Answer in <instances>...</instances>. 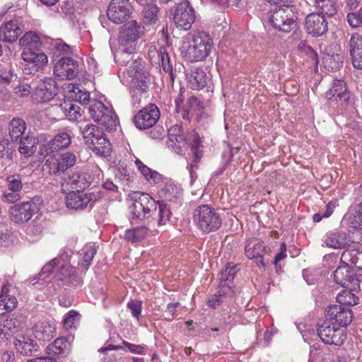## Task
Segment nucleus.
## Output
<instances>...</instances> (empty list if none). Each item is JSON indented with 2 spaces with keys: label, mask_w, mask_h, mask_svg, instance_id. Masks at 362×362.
I'll use <instances>...</instances> for the list:
<instances>
[{
  "label": "nucleus",
  "mask_w": 362,
  "mask_h": 362,
  "mask_svg": "<svg viewBox=\"0 0 362 362\" xmlns=\"http://www.w3.org/2000/svg\"><path fill=\"white\" fill-rule=\"evenodd\" d=\"M305 28L308 33L313 37H319L327 32L328 23L324 16L317 13H312L305 18Z\"/></svg>",
  "instance_id": "obj_19"
},
{
  "label": "nucleus",
  "mask_w": 362,
  "mask_h": 362,
  "mask_svg": "<svg viewBox=\"0 0 362 362\" xmlns=\"http://www.w3.org/2000/svg\"><path fill=\"white\" fill-rule=\"evenodd\" d=\"M203 107L204 106L202 102L194 96L189 97L184 107L182 117L185 119H189L190 113L193 114L197 111L201 110L203 109Z\"/></svg>",
  "instance_id": "obj_43"
},
{
  "label": "nucleus",
  "mask_w": 362,
  "mask_h": 362,
  "mask_svg": "<svg viewBox=\"0 0 362 362\" xmlns=\"http://www.w3.org/2000/svg\"><path fill=\"white\" fill-rule=\"evenodd\" d=\"M161 182L164 184L160 189V197H163L165 201H173L180 193V187L172 180L162 179Z\"/></svg>",
  "instance_id": "obj_34"
},
{
  "label": "nucleus",
  "mask_w": 362,
  "mask_h": 362,
  "mask_svg": "<svg viewBox=\"0 0 362 362\" xmlns=\"http://www.w3.org/2000/svg\"><path fill=\"white\" fill-rule=\"evenodd\" d=\"M172 213L167 204L160 202V226L165 225L170 221Z\"/></svg>",
  "instance_id": "obj_63"
},
{
  "label": "nucleus",
  "mask_w": 362,
  "mask_h": 362,
  "mask_svg": "<svg viewBox=\"0 0 362 362\" xmlns=\"http://www.w3.org/2000/svg\"><path fill=\"white\" fill-rule=\"evenodd\" d=\"M59 107L70 121H77L81 116L80 107L71 101H64Z\"/></svg>",
  "instance_id": "obj_38"
},
{
  "label": "nucleus",
  "mask_w": 362,
  "mask_h": 362,
  "mask_svg": "<svg viewBox=\"0 0 362 362\" xmlns=\"http://www.w3.org/2000/svg\"><path fill=\"white\" fill-rule=\"evenodd\" d=\"M96 253V249L93 244L86 245L83 249V262L81 264L85 268H88Z\"/></svg>",
  "instance_id": "obj_53"
},
{
  "label": "nucleus",
  "mask_w": 362,
  "mask_h": 362,
  "mask_svg": "<svg viewBox=\"0 0 362 362\" xmlns=\"http://www.w3.org/2000/svg\"><path fill=\"white\" fill-rule=\"evenodd\" d=\"M88 113L95 122L105 127L107 130L117 129L119 122L116 113L112 109L105 107L100 101H91L88 107Z\"/></svg>",
  "instance_id": "obj_7"
},
{
  "label": "nucleus",
  "mask_w": 362,
  "mask_h": 362,
  "mask_svg": "<svg viewBox=\"0 0 362 362\" xmlns=\"http://www.w3.org/2000/svg\"><path fill=\"white\" fill-rule=\"evenodd\" d=\"M195 13L188 0H182L176 7L173 14V21L177 26L184 30H188L195 21Z\"/></svg>",
  "instance_id": "obj_11"
},
{
  "label": "nucleus",
  "mask_w": 362,
  "mask_h": 362,
  "mask_svg": "<svg viewBox=\"0 0 362 362\" xmlns=\"http://www.w3.org/2000/svg\"><path fill=\"white\" fill-rule=\"evenodd\" d=\"M349 24L352 28L362 26V8L357 13H349L346 16Z\"/></svg>",
  "instance_id": "obj_59"
},
{
  "label": "nucleus",
  "mask_w": 362,
  "mask_h": 362,
  "mask_svg": "<svg viewBox=\"0 0 362 362\" xmlns=\"http://www.w3.org/2000/svg\"><path fill=\"white\" fill-rule=\"evenodd\" d=\"M349 47L353 66L362 69V36L353 34L349 40Z\"/></svg>",
  "instance_id": "obj_29"
},
{
  "label": "nucleus",
  "mask_w": 362,
  "mask_h": 362,
  "mask_svg": "<svg viewBox=\"0 0 362 362\" xmlns=\"http://www.w3.org/2000/svg\"><path fill=\"white\" fill-rule=\"evenodd\" d=\"M59 260L57 258L46 264L42 269V272L39 276V281H46V279L52 274L54 268L59 264Z\"/></svg>",
  "instance_id": "obj_58"
},
{
  "label": "nucleus",
  "mask_w": 362,
  "mask_h": 362,
  "mask_svg": "<svg viewBox=\"0 0 362 362\" xmlns=\"http://www.w3.org/2000/svg\"><path fill=\"white\" fill-rule=\"evenodd\" d=\"M327 100H339L344 103H348L349 93L347 91L346 83L341 80H334L332 88L325 93Z\"/></svg>",
  "instance_id": "obj_32"
},
{
  "label": "nucleus",
  "mask_w": 362,
  "mask_h": 362,
  "mask_svg": "<svg viewBox=\"0 0 362 362\" xmlns=\"http://www.w3.org/2000/svg\"><path fill=\"white\" fill-rule=\"evenodd\" d=\"M124 77L132 88L134 103L139 104L140 98L137 99V97L146 91L149 82L148 74L144 70L141 62L134 61L129 67Z\"/></svg>",
  "instance_id": "obj_3"
},
{
  "label": "nucleus",
  "mask_w": 362,
  "mask_h": 362,
  "mask_svg": "<svg viewBox=\"0 0 362 362\" xmlns=\"http://www.w3.org/2000/svg\"><path fill=\"white\" fill-rule=\"evenodd\" d=\"M160 54L161 56L163 69L166 74H168V77H169L170 80L173 82L175 79V74L173 73V67L170 57L168 54L165 53V52H162L161 50H160Z\"/></svg>",
  "instance_id": "obj_52"
},
{
  "label": "nucleus",
  "mask_w": 362,
  "mask_h": 362,
  "mask_svg": "<svg viewBox=\"0 0 362 362\" xmlns=\"http://www.w3.org/2000/svg\"><path fill=\"white\" fill-rule=\"evenodd\" d=\"M39 43L40 37L33 31L25 33L19 40V45L23 48V50L35 49Z\"/></svg>",
  "instance_id": "obj_40"
},
{
  "label": "nucleus",
  "mask_w": 362,
  "mask_h": 362,
  "mask_svg": "<svg viewBox=\"0 0 362 362\" xmlns=\"http://www.w3.org/2000/svg\"><path fill=\"white\" fill-rule=\"evenodd\" d=\"M21 57L24 62L32 64L36 70L44 69L48 62L47 56L39 49L23 50Z\"/></svg>",
  "instance_id": "obj_25"
},
{
  "label": "nucleus",
  "mask_w": 362,
  "mask_h": 362,
  "mask_svg": "<svg viewBox=\"0 0 362 362\" xmlns=\"http://www.w3.org/2000/svg\"><path fill=\"white\" fill-rule=\"evenodd\" d=\"M78 71V62L70 57L61 58L54 65V74L62 79H73Z\"/></svg>",
  "instance_id": "obj_18"
},
{
  "label": "nucleus",
  "mask_w": 362,
  "mask_h": 362,
  "mask_svg": "<svg viewBox=\"0 0 362 362\" xmlns=\"http://www.w3.org/2000/svg\"><path fill=\"white\" fill-rule=\"evenodd\" d=\"M245 255L249 259H255L258 266L265 267L263 261V256L266 253L264 243L257 240H252L247 243L245 246Z\"/></svg>",
  "instance_id": "obj_31"
},
{
  "label": "nucleus",
  "mask_w": 362,
  "mask_h": 362,
  "mask_svg": "<svg viewBox=\"0 0 362 362\" xmlns=\"http://www.w3.org/2000/svg\"><path fill=\"white\" fill-rule=\"evenodd\" d=\"M297 17L290 6L279 7L268 13L270 26L276 31L288 33L296 26Z\"/></svg>",
  "instance_id": "obj_4"
},
{
  "label": "nucleus",
  "mask_w": 362,
  "mask_h": 362,
  "mask_svg": "<svg viewBox=\"0 0 362 362\" xmlns=\"http://www.w3.org/2000/svg\"><path fill=\"white\" fill-rule=\"evenodd\" d=\"M132 203L129 206L132 219H143L156 211V201L146 193L135 192L130 195Z\"/></svg>",
  "instance_id": "obj_5"
},
{
  "label": "nucleus",
  "mask_w": 362,
  "mask_h": 362,
  "mask_svg": "<svg viewBox=\"0 0 362 362\" xmlns=\"http://www.w3.org/2000/svg\"><path fill=\"white\" fill-rule=\"evenodd\" d=\"M69 97L81 104H86L90 100V93L74 84L69 85Z\"/></svg>",
  "instance_id": "obj_41"
},
{
  "label": "nucleus",
  "mask_w": 362,
  "mask_h": 362,
  "mask_svg": "<svg viewBox=\"0 0 362 362\" xmlns=\"http://www.w3.org/2000/svg\"><path fill=\"white\" fill-rule=\"evenodd\" d=\"M66 349V341L64 338H57L47 347L49 351L54 354H62Z\"/></svg>",
  "instance_id": "obj_55"
},
{
  "label": "nucleus",
  "mask_w": 362,
  "mask_h": 362,
  "mask_svg": "<svg viewBox=\"0 0 362 362\" xmlns=\"http://www.w3.org/2000/svg\"><path fill=\"white\" fill-rule=\"evenodd\" d=\"M97 195L94 193H83L80 191L71 192L66 197V205L69 209L82 210L90 206L96 200Z\"/></svg>",
  "instance_id": "obj_15"
},
{
  "label": "nucleus",
  "mask_w": 362,
  "mask_h": 362,
  "mask_svg": "<svg viewBox=\"0 0 362 362\" xmlns=\"http://www.w3.org/2000/svg\"><path fill=\"white\" fill-rule=\"evenodd\" d=\"M345 220L351 228H358L362 226V216L359 212V209L348 214L345 216Z\"/></svg>",
  "instance_id": "obj_54"
},
{
  "label": "nucleus",
  "mask_w": 362,
  "mask_h": 362,
  "mask_svg": "<svg viewBox=\"0 0 362 362\" xmlns=\"http://www.w3.org/2000/svg\"><path fill=\"white\" fill-rule=\"evenodd\" d=\"M135 164L138 170L141 173L145 179L151 184H156L158 173L152 170L144 165L139 159L136 158Z\"/></svg>",
  "instance_id": "obj_47"
},
{
  "label": "nucleus",
  "mask_w": 362,
  "mask_h": 362,
  "mask_svg": "<svg viewBox=\"0 0 362 362\" xmlns=\"http://www.w3.org/2000/svg\"><path fill=\"white\" fill-rule=\"evenodd\" d=\"M13 346L16 351L23 356H30L37 350L36 342L23 333L16 334Z\"/></svg>",
  "instance_id": "obj_24"
},
{
  "label": "nucleus",
  "mask_w": 362,
  "mask_h": 362,
  "mask_svg": "<svg viewBox=\"0 0 362 362\" xmlns=\"http://www.w3.org/2000/svg\"><path fill=\"white\" fill-rule=\"evenodd\" d=\"M158 119V109L156 105L150 104L134 117V123L137 128L145 129L152 127Z\"/></svg>",
  "instance_id": "obj_16"
},
{
  "label": "nucleus",
  "mask_w": 362,
  "mask_h": 362,
  "mask_svg": "<svg viewBox=\"0 0 362 362\" xmlns=\"http://www.w3.org/2000/svg\"><path fill=\"white\" fill-rule=\"evenodd\" d=\"M344 62V56L341 53H337L336 54L329 55L324 58V63L325 66L330 69L332 71H336L342 66Z\"/></svg>",
  "instance_id": "obj_48"
},
{
  "label": "nucleus",
  "mask_w": 362,
  "mask_h": 362,
  "mask_svg": "<svg viewBox=\"0 0 362 362\" xmlns=\"http://www.w3.org/2000/svg\"><path fill=\"white\" fill-rule=\"evenodd\" d=\"M340 305L353 306L358 303L359 298L351 291L344 290L336 298Z\"/></svg>",
  "instance_id": "obj_45"
},
{
  "label": "nucleus",
  "mask_w": 362,
  "mask_h": 362,
  "mask_svg": "<svg viewBox=\"0 0 362 362\" xmlns=\"http://www.w3.org/2000/svg\"><path fill=\"white\" fill-rule=\"evenodd\" d=\"M167 144L177 153L182 154L187 147V139L181 126L175 124L169 128Z\"/></svg>",
  "instance_id": "obj_22"
},
{
  "label": "nucleus",
  "mask_w": 362,
  "mask_h": 362,
  "mask_svg": "<svg viewBox=\"0 0 362 362\" xmlns=\"http://www.w3.org/2000/svg\"><path fill=\"white\" fill-rule=\"evenodd\" d=\"M317 334L321 340L327 344L340 346L345 341L346 334L345 330L328 322L320 325Z\"/></svg>",
  "instance_id": "obj_10"
},
{
  "label": "nucleus",
  "mask_w": 362,
  "mask_h": 362,
  "mask_svg": "<svg viewBox=\"0 0 362 362\" xmlns=\"http://www.w3.org/2000/svg\"><path fill=\"white\" fill-rule=\"evenodd\" d=\"M324 243L327 247L334 249H343L349 245V235L342 230H337L327 233L324 238Z\"/></svg>",
  "instance_id": "obj_27"
},
{
  "label": "nucleus",
  "mask_w": 362,
  "mask_h": 362,
  "mask_svg": "<svg viewBox=\"0 0 362 362\" xmlns=\"http://www.w3.org/2000/svg\"><path fill=\"white\" fill-rule=\"evenodd\" d=\"M6 183L9 191L21 192L23 189L22 179L19 174H13L7 176Z\"/></svg>",
  "instance_id": "obj_50"
},
{
  "label": "nucleus",
  "mask_w": 362,
  "mask_h": 362,
  "mask_svg": "<svg viewBox=\"0 0 362 362\" xmlns=\"http://www.w3.org/2000/svg\"><path fill=\"white\" fill-rule=\"evenodd\" d=\"M57 86L52 78H45L33 83L32 100L35 103H47L57 93Z\"/></svg>",
  "instance_id": "obj_8"
},
{
  "label": "nucleus",
  "mask_w": 362,
  "mask_h": 362,
  "mask_svg": "<svg viewBox=\"0 0 362 362\" xmlns=\"http://www.w3.org/2000/svg\"><path fill=\"white\" fill-rule=\"evenodd\" d=\"M17 74L11 69H0V83L8 85L12 81H16Z\"/></svg>",
  "instance_id": "obj_56"
},
{
  "label": "nucleus",
  "mask_w": 362,
  "mask_h": 362,
  "mask_svg": "<svg viewBox=\"0 0 362 362\" xmlns=\"http://www.w3.org/2000/svg\"><path fill=\"white\" fill-rule=\"evenodd\" d=\"M40 209L39 204L34 201L21 202L9 208V218L16 223H24L30 220Z\"/></svg>",
  "instance_id": "obj_9"
},
{
  "label": "nucleus",
  "mask_w": 362,
  "mask_h": 362,
  "mask_svg": "<svg viewBox=\"0 0 362 362\" xmlns=\"http://www.w3.org/2000/svg\"><path fill=\"white\" fill-rule=\"evenodd\" d=\"M20 323L16 318H8L0 322V342L5 341L16 334L19 329Z\"/></svg>",
  "instance_id": "obj_33"
},
{
  "label": "nucleus",
  "mask_w": 362,
  "mask_h": 362,
  "mask_svg": "<svg viewBox=\"0 0 362 362\" xmlns=\"http://www.w3.org/2000/svg\"><path fill=\"white\" fill-rule=\"evenodd\" d=\"M25 122L20 118H13L9 123V134L14 140H18L25 132Z\"/></svg>",
  "instance_id": "obj_39"
},
{
  "label": "nucleus",
  "mask_w": 362,
  "mask_h": 362,
  "mask_svg": "<svg viewBox=\"0 0 362 362\" xmlns=\"http://www.w3.org/2000/svg\"><path fill=\"white\" fill-rule=\"evenodd\" d=\"M131 13L132 6L129 0H112L107 11L109 20L117 24L124 22Z\"/></svg>",
  "instance_id": "obj_13"
},
{
  "label": "nucleus",
  "mask_w": 362,
  "mask_h": 362,
  "mask_svg": "<svg viewBox=\"0 0 362 362\" xmlns=\"http://www.w3.org/2000/svg\"><path fill=\"white\" fill-rule=\"evenodd\" d=\"M33 332L37 339L49 341L56 332V325L52 321H40L33 327Z\"/></svg>",
  "instance_id": "obj_26"
},
{
  "label": "nucleus",
  "mask_w": 362,
  "mask_h": 362,
  "mask_svg": "<svg viewBox=\"0 0 362 362\" xmlns=\"http://www.w3.org/2000/svg\"><path fill=\"white\" fill-rule=\"evenodd\" d=\"M236 267V265L231 266L230 263L227 264L226 267L221 270V280L224 282L231 281L237 272Z\"/></svg>",
  "instance_id": "obj_57"
},
{
  "label": "nucleus",
  "mask_w": 362,
  "mask_h": 362,
  "mask_svg": "<svg viewBox=\"0 0 362 362\" xmlns=\"http://www.w3.org/2000/svg\"><path fill=\"white\" fill-rule=\"evenodd\" d=\"M13 149L12 144L8 140L0 141V156L2 158H12Z\"/></svg>",
  "instance_id": "obj_61"
},
{
  "label": "nucleus",
  "mask_w": 362,
  "mask_h": 362,
  "mask_svg": "<svg viewBox=\"0 0 362 362\" xmlns=\"http://www.w3.org/2000/svg\"><path fill=\"white\" fill-rule=\"evenodd\" d=\"M83 139L88 146L94 145V141L103 136V132L95 124H87L81 131Z\"/></svg>",
  "instance_id": "obj_36"
},
{
  "label": "nucleus",
  "mask_w": 362,
  "mask_h": 362,
  "mask_svg": "<svg viewBox=\"0 0 362 362\" xmlns=\"http://www.w3.org/2000/svg\"><path fill=\"white\" fill-rule=\"evenodd\" d=\"M298 47L299 49L301 50V52H305V54L308 56L314 64L317 65L318 59L317 53L315 50H313L310 46L303 43L299 44Z\"/></svg>",
  "instance_id": "obj_64"
},
{
  "label": "nucleus",
  "mask_w": 362,
  "mask_h": 362,
  "mask_svg": "<svg viewBox=\"0 0 362 362\" xmlns=\"http://www.w3.org/2000/svg\"><path fill=\"white\" fill-rule=\"evenodd\" d=\"M141 306L142 301L137 299L131 300L127 303V308L130 310L132 315L137 320L141 313Z\"/></svg>",
  "instance_id": "obj_60"
},
{
  "label": "nucleus",
  "mask_w": 362,
  "mask_h": 362,
  "mask_svg": "<svg viewBox=\"0 0 362 362\" xmlns=\"http://www.w3.org/2000/svg\"><path fill=\"white\" fill-rule=\"evenodd\" d=\"M325 316L327 320H334L342 327H346L353 319L351 309L346 308L341 305H331L326 309Z\"/></svg>",
  "instance_id": "obj_20"
},
{
  "label": "nucleus",
  "mask_w": 362,
  "mask_h": 362,
  "mask_svg": "<svg viewBox=\"0 0 362 362\" xmlns=\"http://www.w3.org/2000/svg\"><path fill=\"white\" fill-rule=\"evenodd\" d=\"M322 16H332L337 13L334 0H315Z\"/></svg>",
  "instance_id": "obj_46"
},
{
  "label": "nucleus",
  "mask_w": 362,
  "mask_h": 362,
  "mask_svg": "<svg viewBox=\"0 0 362 362\" xmlns=\"http://www.w3.org/2000/svg\"><path fill=\"white\" fill-rule=\"evenodd\" d=\"M81 315L74 310L68 312L63 318L64 327L66 329H70L76 327L79 324Z\"/></svg>",
  "instance_id": "obj_49"
},
{
  "label": "nucleus",
  "mask_w": 362,
  "mask_h": 362,
  "mask_svg": "<svg viewBox=\"0 0 362 362\" xmlns=\"http://www.w3.org/2000/svg\"><path fill=\"white\" fill-rule=\"evenodd\" d=\"M71 144V136L66 132L57 134L49 141L41 144L39 153L45 157L58 150L68 147Z\"/></svg>",
  "instance_id": "obj_17"
},
{
  "label": "nucleus",
  "mask_w": 362,
  "mask_h": 362,
  "mask_svg": "<svg viewBox=\"0 0 362 362\" xmlns=\"http://www.w3.org/2000/svg\"><path fill=\"white\" fill-rule=\"evenodd\" d=\"M76 158L74 153L66 152L59 156H51L45 162V166L50 175L59 173L72 167Z\"/></svg>",
  "instance_id": "obj_12"
},
{
  "label": "nucleus",
  "mask_w": 362,
  "mask_h": 362,
  "mask_svg": "<svg viewBox=\"0 0 362 362\" xmlns=\"http://www.w3.org/2000/svg\"><path fill=\"white\" fill-rule=\"evenodd\" d=\"M37 139L33 136L28 135L20 141L19 153L25 158L33 156L36 151Z\"/></svg>",
  "instance_id": "obj_35"
},
{
  "label": "nucleus",
  "mask_w": 362,
  "mask_h": 362,
  "mask_svg": "<svg viewBox=\"0 0 362 362\" xmlns=\"http://www.w3.org/2000/svg\"><path fill=\"white\" fill-rule=\"evenodd\" d=\"M139 27L136 21H131L125 24L119 33V42L123 50L131 52L134 42L139 37Z\"/></svg>",
  "instance_id": "obj_14"
},
{
  "label": "nucleus",
  "mask_w": 362,
  "mask_h": 362,
  "mask_svg": "<svg viewBox=\"0 0 362 362\" xmlns=\"http://www.w3.org/2000/svg\"><path fill=\"white\" fill-rule=\"evenodd\" d=\"M341 259L349 262L358 269H362V252L358 250H346L342 253Z\"/></svg>",
  "instance_id": "obj_44"
},
{
  "label": "nucleus",
  "mask_w": 362,
  "mask_h": 362,
  "mask_svg": "<svg viewBox=\"0 0 362 362\" xmlns=\"http://www.w3.org/2000/svg\"><path fill=\"white\" fill-rule=\"evenodd\" d=\"M88 148L95 154L103 157L107 156L111 152V144L104 133L102 136L94 141V145H90Z\"/></svg>",
  "instance_id": "obj_37"
},
{
  "label": "nucleus",
  "mask_w": 362,
  "mask_h": 362,
  "mask_svg": "<svg viewBox=\"0 0 362 362\" xmlns=\"http://www.w3.org/2000/svg\"><path fill=\"white\" fill-rule=\"evenodd\" d=\"M158 9L155 4H149L143 11V15L146 23H155L157 21Z\"/></svg>",
  "instance_id": "obj_51"
},
{
  "label": "nucleus",
  "mask_w": 362,
  "mask_h": 362,
  "mask_svg": "<svg viewBox=\"0 0 362 362\" xmlns=\"http://www.w3.org/2000/svg\"><path fill=\"white\" fill-rule=\"evenodd\" d=\"M185 79L189 88L199 90L206 87L209 77L202 68L193 66L186 70Z\"/></svg>",
  "instance_id": "obj_21"
},
{
  "label": "nucleus",
  "mask_w": 362,
  "mask_h": 362,
  "mask_svg": "<svg viewBox=\"0 0 362 362\" xmlns=\"http://www.w3.org/2000/svg\"><path fill=\"white\" fill-rule=\"evenodd\" d=\"M89 180L90 177L85 173L72 172L64 179L62 186L64 190L80 191L88 187Z\"/></svg>",
  "instance_id": "obj_23"
},
{
  "label": "nucleus",
  "mask_w": 362,
  "mask_h": 362,
  "mask_svg": "<svg viewBox=\"0 0 362 362\" xmlns=\"http://www.w3.org/2000/svg\"><path fill=\"white\" fill-rule=\"evenodd\" d=\"M1 199L6 203H16L21 199L20 192L4 190L1 195Z\"/></svg>",
  "instance_id": "obj_62"
},
{
  "label": "nucleus",
  "mask_w": 362,
  "mask_h": 362,
  "mask_svg": "<svg viewBox=\"0 0 362 362\" xmlns=\"http://www.w3.org/2000/svg\"><path fill=\"white\" fill-rule=\"evenodd\" d=\"M213 48V41L204 31L194 30L189 33L181 47L182 57L189 62L205 59Z\"/></svg>",
  "instance_id": "obj_1"
},
{
  "label": "nucleus",
  "mask_w": 362,
  "mask_h": 362,
  "mask_svg": "<svg viewBox=\"0 0 362 362\" xmlns=\"http://www.w3.org/2000/svg\"><path fill=\"white\" fill-rule=\"evenodd\" d=\"M22 33L21 25L11 21L0 26V40L6 42H15Z\"/></svg>",
  "instance_id": "obj_30"
},
{
  "label": "nucleus",
  "mask_w": 362,
  "mask_h": 362,
  "mask_svg": "<svg viewBox=\"0 0 362 362\" xmlns=\"http://www.w3.org/2000/svg\"><path fill=\"white\" fill-rule=\"evenodd\" d=\"M146 228L144 227H136L128 229L124 235V239L132 243L141 241L146 235Z\"/></svg>",
  "instance_id": "obj_42"
},
{
  "label": "nucleus",
  "mask_w": 362,
  "mask_h": 362,
  "mask_svg": "<svg viewBox=\"0 0 362 362\" xmlns=\"http://www.w3.org/2000/svg\"><path fill=\"white\" fill-rule=\"evenodd\" d=\"M334 279L337 284L348 287L351 284L358 281L354 270L346 263L338 267L334 271Z\"/></svg>",
  "instance_id": "obj_28"
},
{
  "label": "nucleus",
  "mask_w": 362,
  "mask_h": 362,
  "mask_svg": "<svg viewBox=\"0 0 362 362\" xmlns=\"http://www.w3.org/2000/svg\"><path fill=\"white\" fill-rule=\"evenodd\" d=\"M88 113L95 122L105 127L107 130L117 129L119 122L116 113L112 109L105 107L100 101H91L88 107Z\"/></svg>",
  "instance_id": "obj_6"
},
{
  "label": "nucleus",
  "mask_w": 362,
  "mask_h": 362,
  "mask_svg": "<svg viewBox=\"0 0 362 362\" xmlns=\"http://www.w3.org/2000/svg\"><path fill=\"white\" fill-rule=\"evenodd\" d=\"M193 221L204 233L217 230L222 224L220 214L210 205L202 204L197 206L193 213Z\"/></svg>",
  "instance_id": "obj_2"
}]
</instances>
